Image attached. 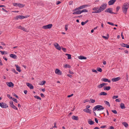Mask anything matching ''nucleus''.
<instances>
[{
  "label": "nucleus",
  "instance_id": "nucleus-1",
  "mask_svg": "<svg viewBox=\"0 0 129 129\" xmlns=\"http://www.w3.org/2000/svg\"><path fill=\"white\" fill-rule=\"evenodd\" d=\"M128 5L129 4L125 3L122 7L123 12L125 14H126L127 10L128 8Z\"/></svg>",
  "mask_w": 129,
  "mask_h": 129
},
{
  "label": "nucleus",
  "instance_id": "nucleus-2",
  "mask_svg": "<svg viewBox=\"0 0 129 129\" xmlns=\"http://www.w3.org/2000/svg\"><path fill=\"white\" fill-rule=\"evenodd\" d=\"M104 109L102 106L101 105H97L95 106L93 109V111H95L96 110L97 111H101L103 110Z\"/></svg>",
  "mask_w": 129,
  "mask_h": 129
},
{
  "label": "nucleus",
  "instance_id": "nucleus-3",
  "mask_svg": "<svg viewBox=\"0 0 129 129\" xmlns=\"http://www.w3.org/2000/svg\"><path fill=\"white\" fill-rule=\"evenodd\" d=\"M88 5H85L80 6L78 8H77L72 10V12H74L75 11H77L78 10H80L82 9H83L85 8L86 7L88 6Z\"/></svg>",
  "mask_w": 129,
  "mask_h": 129
},
{
  "label": "nucleus",
  "instance_id": "nucleus-4",
  "mask_svg": "<svg viewBox=\"0 0 129 129\" xmlns=\"http://www.w3.org/2000/svg\"><path fill=\"white\" fill-rule=\"evenodd\" d=\"M106 7L107 4H103L100 7L99 9H98L100 12H101L102 11L104 10L106 8Z\"/></svg>",
  "mask_w": 129,
  "mask_h": 129
},
{
  "label": "nucleus",
  "instance_id": "nucleus-5",
  "mask_svg": "<svg viewBox=\"0 0 129 129\" xmlns=\"http://www.w3.org/2000/svg\"><path fill=\"white\" fill-rule=\"evenodd\" d=\"M52 26V24H48L47 25H44L43 26L42 28L43 29H50Z\"/></svg>",
  "mask_w": 129,
  "mask_h": 129
},
{
  "label": "nucleus",
  "instance_id": "nucleus-6",
  "mask_svg": "<svg viewBox=\"0 0 129 129\" xmlns=\"http://www.w3.org/2000/svg\"><path fill=\"white\" fill-rule=\"evenodd\" d=\"M28 17V16H27L26 17H25L22 15H19L16 16L14 19L16 20H17L19 18L20 19H22Z\"/></svg>",
  "mask_w": 129,
  "mask_h": 129
},
{
  "label": "nucleus",
  "instance_id": "nucleus-7",
  "mask_svg": "<svg viewBox=\"0 0 129 129\" xmlns=\"http://www.w3.org/2000/svg\"><path fill=\"white\" fill-rule=\"evenodd\" d=\"M0 106L2 108H6L8 107L7 104L3 102L0 103Z\"/></svg>",
  "mask_w": 129,
  "mask_h": 129
},
{
  "label": "nucleus",
  "instance_id": "nucleus-8",
  "mask_svg": "<svg viewBox=\"0 0 129 129\" xmlns=\"http://www.w3.org/2000/svg\"><path fill=\"white\" fill-rule=\"evenodd\" d=\"M10 106L13 109L15 110H18L17 108L13 104V102L12 101H11L10 102Z\"/></svg>",
  "mask_w": 129,
  "mask_h": 129
},
{
  "label": "nucleus",
  "instance_id": "nucleus-9",
  "mask_svg": "<svg viewBox=\"0 0 129 129\" xmlns=\"http://www.w3.org/2000/svg\"><path fill=\"white\" fill-rule=\"evenodd\" d=\"M121 79V78L119 77L116 78H112L111 80L113 82H115L118 81Z\"/></svg>",
  "mask_w": 129,
  "mask_h": 129
},
{
  "label": "nucleus",
  "instance_id": "nucleus-10",
  "mask_svg": "<svg viewBox=\"0 0 129 129\" xmlns=\"http://www.w3.org/2000/svg\"><path fill=\"white\" fill-rule=\"evenodd\" d=\"M6 84L9 87H13L14 86V84L11 82H7L6 83Z\"/></svg>",
  "mask_w": 129,
  "mask_h": 129
},
{
  "label": "nucleus",
  "instance_id": "nucleus-11",
  "mask_svg": "<svg viewBox=\"0 0 129 129\" xmlns=\"http://www.w3.org/2000/svg\"><path fill=\"white\" fill-rule=\"evenodd\" d=\"M55 73L57 74L61 75L62 74L61 72L58 69H56L55 70Z\"/></svg>",
  "mask_w": 129,
  "mask_h": 129
},
{
  "label": "nucleus",
  "instance_id": "nucleus-12",
  "mask_svg": "<svg viewBox=\"0 0 129 129\" xmlns=\"http://www.w3.org/2000/svg\"><path fill=\"white\" fill-rule=\"evenodd\" d=\"M112 8H108L105 10V11L106 12H107L111 14V13H112Z\"/></svg>",
  "mask_w": 129,
  "mask_h": 129
},
{
  "label": "nucleus",
  "instance_id": "nucleus-13",
  "mask_svg": "<svg viewBox=\"0 0 129 129\" xmlns=\"http://www.w3.org/2000/svg\"><path fill=\"white\" fill-rule=\"evenodd\" d=\"M54 45L55 46L57 50H61V48L59 46L58 43H55V44H54Z\"/></svg>",
  "mask_w": 129,
  "mask_h": 129
},
{
  "label": "nucleus",
  "instance_id": "nucleus-14",
  "mask_svg": "<svg viewBox=\"0 0 129 129\" xmlns=\"http://www.w3.org/2000/svg\"><path fill=\"white\" fill-rule=\"evenodd\" d=\"M116 0H111L108 2L109 5H113L116 1Z\"/></svg>",
  "mask_w": 129,
  "mask_h": 129
},
{
  "label": "nucleus",
  "instance_id": "nucleus-15",
  "mask_svg": "<svg viewBox=\"0 0 129 129\" xmlns=\"http://www.w3.org/2000/svg\"><path fill=\"white\" fill-rule=\"evenodd\" d=\"M73 12H74L72 14L74 15L80 14L81 13V10H78L77 11H75Z\"/></svg>",
  "mask_w": 129,
  "mask_h": 129
},
{
  "label": "nucleus",
  "instance_id": "nucleus-16",
  "mask_svg": "<svg viewBox=\"0 0 129 129\" xmlns=\"http://www.w3.org/2000/svg\"><path fill=\"white\" fill-rule=\"evenodd\" d=\"M26 85L30 88L31 89H33L34 88V86L31 84L29 83H26Z\"/></svg>",
  "mask_w": 129,
  "mask_h": 129
},
{
  "label": "nucleus",
  "instance_id": "nucleus-17",
  "mask_svg": "<svg viewBox=\"0 0 129 129\" xmlns=\"http://www.w3.org/2000/svg\"><path fill=\"white\" fill-rule=\"evenodd\" d=\"M83 111L86 113H87L90 114H91V110L88 109H83Z\"/></svg>",
  "mask_w": 129,
  "mask_h": 129
},
{
  "label": "nucleus",
  "instance_id": "nucleus-18",
  "mask_svg": "<svg viewBox=\"0 0 129 129\" xmlns=\"http://www.w3.org/2000/svg\"><path fill=\"white\" fill-rule=\"evenodd\" d=\"M88 123L90 125H92L94 123V122L92 121L91 119H89L88 120Z\"/></svg>",
  "mask_w": 129,
  "mask_h": 129
},
{
  "label": "nucleus",
  "instance_id": "nucleus-19",
  "mask_svg": "<svg viewBox=\"0 0 129 129\" xmlns=\"http://www.w3.org/2000/svg\"><path fill=\"white\" fill-rule=\"evenodd\" d=\"M102 81H104L105 82H110L111 81L110 80H109L108 79L105 78H103L101 79Z\"/></svg>",
  "mask_w": 129,
  "mask_h": 129
},
{
  "label": "nucleus",
  "instance_id": "nucleus-20",
  "mask_svg": "<svg viewBox=\"0 0 129 129\" xmlns=\"http://www.w3.org/2000/svg\"><path fill=\"white\" fill-rule=\"evenodd\" d=\"M17 28L22 30L24 31H25L26 30V28H25L24 27L21 26H17Z\"/></svg>",
  "mask_w": 129,
  "mask_h": 129
},
{
  "label": "nucleus",
  "instance_id": "nucleus-21",
  "mask_svg": "<svg viewBox=\"0 0 129 129\" xmlns=\"http://www.w3.org/2000/svg\"><path fill=\"white\" fill-rule=\"evenodd\" d=\"M10 56L14 59H17V56L14 54H10Z\"/></svg>",
  "mask_w": 129,
  "mask_h": 129
},
{
  "label": "nucleus",
  "instance_id": "nucleus-22",
  "mask_svg": "<svg viewBox=\"0 0 129 129\" xmlns=\"http://www.w3.org/2000/svg\"><path fill=\"white\" fill-rule=\"evenodd\" d=\"M36 4L38 6H41L43 7L44 5V4L43 3L39 2H37L36 3Z\"/></svg>",
  "mask_w": 129,
  "mask_h": 129
},
{
  "label": "nucleus",
  "instance_id": "nucleus-23",
  "mask_svg": "<svg viewBox=\"0 0 129 129\" xmlns=\"http://www.w3.org/2000/svg\"><path fill=\"white\" fill-rule=\"evenodd\" d=\"M103 88L104 90H109L111 88V87L110 86H106L104 87Z\"/></svg>",
  "mask_w": 129,
  "mask_h": 129
},
{
  "label": "nucleus",
  "instance_id": "nucleus-24",
  "mask_svg": "<svg viewBox=\"0 0 129 129\" xmlns=\"http://www.w3.org/2000/svg\"><path fill=\"white\" fill-rule=\"evenodd\" d=\"M78 58L80 59H85L87 58L86 57L83 56H78Z\"/></svg>",
  "mask_w": 129,
  "mask_h": 129
},
{
  "label": "nucleus",
  "instance_id": "nucleus-25",
  "mask_svg": "<svg viewBox=\"0 0 129 129\" xmlns=\"http://www.w3.org/2000/svg\"><path fill=\"white\" fill-rule=\"evenodd\" d=\"M16 67V70L19 72H21L20 67L17 65H15Z\"/></svg>",
  "mask_w": 129,
  "mask_h": 129
},
{
  "label": "nucleus",
  "instance_id": "nucleus-26",
  "mask_svg": "<svg viewBox=\"0 0 129 129\" xmlns=\"http://www.w3.org/2000/svg\"><path fill=\"white\" fill-rule=\"evenodd\" d=\"M120 107L122 109H124L125 108L124 104L122 103H121V104Z\"/></svg>",
  "mask_w": 129,
  "mask_h": 129
},
{
  "label": "nucleus",
  "instance_id": "nucleus-27",
  "mask_svg": "<svg viewBox=\"0 0 129 129\" xmlns=\"http://www.w3.org/2000/svg\"><path fill=\"white\" fill-rule=\"evenodd\" d=\"M72 118L73 119L75 120H78V117L77 116L74 115L72 117Z\"/></svg>",
  "mask_w": 129,
  "mask_h": 129
},
{
  "label": "nucleus",
  "instance_id": "nucleus-28",
  "mask_svg": "<svg viewBox=\"0 0 129 129\" xmlns=\"http://www.w3.org/2000/svg\"><path fill=\"white\" fill-rule=\"evenodd\" d=\"M107 93L105 92H101L99 94V95H107Z\"/></svg>",
  "mask_w": 129,
  "mask_h": 129
},
{
  "label": "nucleus",
  "instance_id": "nucleus-29",
  "mask_svg": "<svg viewBox=\"0 0 129 129\" xmlns=\"http://www.w3.org/2000/svg\"><path fill=\"white\" fill-rule=\"evenodd\" d=\"M122 124L125 126L126 127H127L128 126V124L125 122H123L122 123Z\"/></svg>",
  "mask_w": 129,
  "mask_h": 129
},
{
  "label": "nucleus",
  "instance_id": "nucleus-30",
  "mask_svg": "<svg viewBox=\"0 0 129 129\" xmlns=\"http://www.w3.org/2000/svg\"><path fill=\"white\" fill-rule=\"evenodd\" d=\"M89 20L87 19L86 21L85 22H82L81 23V24L82 25H84L85 24L87 23L88 22Z\"/></svg>",
  "mask_w": 129,
  "mask_h": 129
},
{
  "label": "nucleus",
  "instance_id": "nucleus-31",
  "mask_svg": "<svg viewBox=\"0 0 129 129\" xmlns=\"http://www.w3.org/2000/svg\"><path fill=\"white\" fill-rule=\"evenodd\" d=\"M66 55L68 56V59H70L71 58V55L70 54L66 53Z\"/></svg>",
  "mask_w": 129,
  "mask_h": 129
},
{
  "label": "nucleus",
  "instance_id": "nucleus-32",
  "mask_svg": "<svg viewBox=\"0 0 129 129\" xmlns=\"http://www.w3.org/2000/svg\"><path fill=\"white\" fill-rule=\"evenodd\" d=\"M25 6L24 4H21L20 3H19L18 4V6L19 7L22 8L23 7Z\"/></svg>",
  "mask_w": 129,
  "mask_h": 129
},
{
  "label": "nucleus",
  "instance_id": "nucleus-33",
  "mask_svg": "<svg viewBox=\"0 0 129 129\" xmlns=\"http://www.w3.org/2000/svg\"><path fill=\"white\" fill-rule=\"evenodd\" d=\"M64 68H71V67L70 66L69 64H66L64 66Z\"/></svg>",
  "mask_w": 129,
  "mask_h": 129
},
{
  "label": "nucleus",
  "instance_id": "nucleus-34",
  "mask_svg": "<svg viewBox=\"0 0 129 129\" xmlns=\"http://www.w3.org/2000/svg\"><path fill=\"white\" fill-rule=\"evenodd\" d=\"M104 102L109 107L110 106L109 103L108 101H104Z\"/></svg>",
  "mask_w": 129,
  "mask_h": 129
},
{
  "label": "nucleus",
  "instance_id": "nucleus-35",
  "mask_svg": "<svg viewBox=\"0 0 129 129\" xmlns=\"http://www.w3.org/2000/svg\"><path fill=\"white\" fill-rule=\"evenodd\" d=\"M96 70L97 71L101 72L102 71V69L100 68H97L96 69Z\"/></svg>",
  "mask_w": 129,
  "mask_h": 129
},
{
  "label": "nucleus",
  "instance_id": "nucleus-36",
  "mask_svg": "<svg viewBox=\"0 0 129 129\" xmlns=\"http://www.w3.org/2000/svg\"><path fill=\"white\" fill-rule=\"evenodd\" d=\"M93 11L92 13H100L99 9H98L97 11Z\"/></svg>",
  "mask_w": 129,
  "mask_h": 129
},
{
  "label": "nucleus",
  "instance_id": "nucleus-37",
  "mask_svg": "<svg viewBox=\"0 0 129 129\" xmlns=\"http://www.w3.org/2000/svg\"><path fill=\"white\" fill-rule=\"evenodd\" d=\"M34 98H35L39 100H41V98L37 95L35 96Z\"/></svg>",
  "mask_w": 129,
  "mask_h": 129
},
{
  "label": "nucleus",
  "instance_id": "nucleus-38",
  "mask_svg": "<svg viewBox=\"0 0 129 129\" xmlns=\"http://www.w3.org/2000/svg\"><path fill=\"white\" fill-rule=\"evenodd\" d=\"M99 7H94L92 9V10L93 11H97L98 9H99Z\"/></svg>",
  "mask_w": 129,
  "mask_h": 129
},
{
  "label": "nucleus",
  "instance_id": "nucleus-39",
  "mask_svg": "<svg viewBox=\"0 0 129 129\" xmlns=\"http://www.w3.org/2000/svg\"><path fill=\"white\" fill-rule=\"evenodd\" d=\"M103 86V83H102L99 85L97 87L98 88H101Z\"/></svg>",
  "mask_w": 129,
  "mask_h": 129
},
{
  "label": "nucleus",
  "instance_id": "nucleus-40",
  "mask_svg": "<svg viewBox=\"0 0 129 129\" xmlns=\"http://www.w3.org/2000/svg\"><path fill=\"white\" fill-rule=\"evenodd\" d=\"M81 13H82L83 12H88V11L87 10H86V9H84L82 10H81Z\"/></svg>",
  "mask_w": 129,
  "mask_h": 129
},
{
  "label": "nucleus",
  "instance_id": "nucleus-41",
  "mask_svg": "<svg viewBox=\"0 0 129 129\" xmlns=\"http://www.w3.org/2000/svg\"><path fill=\"white\" fill-rule=\"evenodd\" d=\"M12 71L16 74H18V73L17 72H16V71L14 69H12Z\"/></svg>",
  "mask_w": 129,
  "mask_h": 129
},
{
  "label": "nucleus",
  "instance_id": "nucleus-42",
  "mask_svg": "<svg viewBox=\"0 0 129 129\" xmlns=\"http://www.w3.org/2000/svg\"><path fill=\"white\" fill-rule=\"evenodd\" d=\"M46 83V81H42L40 84L41 85H43Z\"/></svg>",
  "mask_w": 129,
  "mask_h": 129
},
{
  "label": "nucleus",
  "instance_id": "nucleus-43",
  "mask_svg": "<svg viewBox=\"0 0 129 129\" xmlns=\"http://www.w3.org/2000/svg\"><path fill=\"white\" fill-rule=\"evenodd\" d=\"M112 112L114 113L115 114H116L117 113V112L116 111V110H111Z\"/></svg>",
  "mask_w": 129,
  "mask_h": 129
},
{
  "label": "nucleus",
  "instance_id": "nucleus-44",
  "mask_svg": "<svg viewBox=\"0 0 129 129\" xmlns=\"http://www.w3.org/2000/svg\"><path fill=\"white\" fill-rule=\"evenodd\" d=\"M120 8V7L119 6H117V7H116V11L117 12H118V11H119V9Z\"/></svg>",
  "mask_w": 129,
  "mask_h": 129
},
{
  "label": "nucleus",
  "instance_id": "nucleus-45",
  "mask_svg": "<svg viewBox=\"0 0 129 129\" xmlns=\"http://www.w3.org/2000/svg\"><path fill=\"white\" fill-rule=\"evenodd\" d=\"M102 37L103 38L105 39L106 40H108V37H107L106 36H102Z\"/></svg>",
  "mask_w": 129,
  "mask_h": 129
},
{
  "label": "nucleus",
  "instance_id": "nucleus-46",
  "mask_svg": "<svg viewBox=\"0 0 129 129\" xmlns=\"http://www.w3.org/2000/svg\"><path fill=\"white\" fill-rule=\"evenodd\" d=\"M90 100L91 101V102L92 103H93L94 102H95V100H93L91 99H90Z\"/></svg>",
  "mask_w": 129,
  "mask_h": 129
},
{
  "label": "nucleus",
  "instance_id": "nucleus-47",
  "mask_svg": "<svg viewBox=\"0 0 129 129\" xmlns=\"http://www.w3.org/2000/svg\"><path fill=\"white\" fill-rule=\"evenodd\" d=\"M12 99H13L12 100L13 101H14V102H15V103H18V102L17 101V100L16 99L14 98H12Z\"/></svg>",
  "mask_w": 129,
  "mask_h": 129
},
{
  "label": "nucleus",
  "instance_id": "nucleus-48",
  "mask_svg": "<svg viewBox=\"0 0 129 129\" xmlns=\"http://www.w3.org/2000/svg\"><path fill=\"white\" fill-rule=\"evenodd\" d=\"M54 126L52 127L53 128H54L57 127L56 126V122H55L54 123Z\"/></svg>",
  "mask_w": 129,
  "mask_h": 129
},
{
  "label": "nucleus",
  "instance_id": "nucleus-49",
  "mask_svg": "<svg viewBox=\"0 0 129 129\" xmlns=\"http://www.w3.org/2000/svg\"><path fill=\"white\" fill-rule=\"evenodd\" d=\"M13 95L14 96H15V97L17 98H18L19 97L15 93H12Z\"/></svg>",
  "mask_w": 129,
  "mask_h": 129
},
{
  "label": "nucleus",
  "instance_id": "nucleus-50",
  "mask_svg": "<svg viewBox=\"0 0 129 129\" xmlns=\"http://www.w3.org/2000/svg\"><path fill=\"white\" fill-rule=\"evenodd\" d=\"M18 4L17 3H13V5L15 6H18Z\"/></svg>",
  "mask_w": 129,
  "mask_h": 129
},
{
  "label": "nucleus",
  "instance_id": "nucleus-51",
  "mask_svg": "<svg viewBox=\"0 0 129 129\" xmlns=\"http://www.w3.org/2000/svg\"><path fill=\"white\" fill-rule=\"evenodd\" d=\"M121 46L122 47H125V46L126 45V44L122 43L121 44Z\"/></svg>",
  "mask_w": 129,
  "mask_h": 129
},
{
  "label": "nucleus",
  "instance_id": "nucleus-52",
  "mask_svg": "<svg viewBox=\"0 0 129 129\" xmlns=\"http://www.w3.org/2000/svg\"><path fill=\"white\" fill-rule=\"evenodd\" d=\"M107 23L111 25H114V24L113 23H111V22H107Z\"/></svg>",
  "mask_w": 129,
  "mask_h": 129
},
{
  "label": "nucleus",
  "instance_id": "nucleus-53",
  "mask_svg": "<svg viewBox=\"0 0 129 129\" xmlns=\"http://www.w3.org/2000/svg\"><path fill=\"white\" fill-rule=\"evenodd\" d=\"M92 71L93 72H95V73H98L97 71V70H94V69H92Z\"/></svg>",
  "mask_w": 129,
  "mask_h": 129
},
{
  "label": "nucleus",
  "instance_id": "nucleus-54",
  "mask_svg": "<svg viewBox=\"0 0 129 129\" xmlns=\"http://www.w3.org/2000/svg\"><path fill=\"white\" fill-rule=\"evenodd\" d=\"M120 99H117L115 100L116 101V102H120Z\"/></svg>",
  "mask_w": 129,
  "mask_h": 129
},
{
  "label": "nucleus",
  "instance_id": "nucleus-55",
  "mask_svg": "<svg viewBox=\"0 0 129 129\" xmlns=\"http://www.w3.org/2000/svg\"><path fill=\"white\" fill-rule=\"evenodd\" d=\"M62 50L64 52H66V48H62Z\"/></svg>",
  "mask_w": 129,
  "mask_h": 129
},
{
  "label": "nucleus",
  "instance_id": "nucleus-56",
  "mask_svg": "<svg viewBox=\"0 0 129 129\" xmlns=\"http://www.w3.org/2000/svg\"><path fill=\"white\" fill-rule=\"evenodd\" d=\"M40 95L41 97L42 98H44L45 97V96L44 95V94L42 93H41L40 94Z\"/></svg>",
  "mask_w": 129,
  "mask_h": 129
},
{
  "label": "nucleus",
  "instance_id": "nucleus-57",
  "mask_svg": "<svg viewBox=\"0 0 129 129\" xmlns=\"http://www.w3.org/2000/svg\"><path fill=\"white\" fill-rule=\"evenodd\" d=\"M118 95L114 96L113 97V99H115L118 98Z\"/></svg>",
  "mask_w": 129,
  "mask_h": 129
},
{
  "label": "nucleus",
  "instance_id": "nucleus-58",
  "mask_svg": "<svg viewBox=\"0 0 129 129\" xmlns=\"http://www.w3.org/2000/svg\"><path fill=\"white\" fill-rule=\"evenodd\" d=\"M65 28L66 30H67L68 29V25H66L65 26Z\"/></svg>",
  "mask_w": 129,
  "mask_h": 129
},
{
  "label": "nucleus",
  "instance_id": "nucleus-59",
  "mask_svg": "<svg viewBox=\"0 0 129 129\" xmlns=\"http://www.w3.org/2000/svg\"><path fill=\"white\" fill-rule=\"evenodd\" d=\"M0 52L2 55H3L5 54V51H1Z\"/></svg>",
  "mask_w": 129,
  "mask_h": 129
},
{
  "label": "nucleus",
  "instance_id": "nucleus-60",
  "mask_svg": "<svg viewBox=\"0 0 129 129\" xmlns=\"http://www.w3.org/2000/svg\"><path fill=\"white\" fill-rule=\"evenodd\" d=\"M106 125H103V126H101L100 127L101 128H105L106 127Z\"/></svg>",
  "mask_w": 129,
  "mask_h": 129
},
{
  "label": "nucleus",
  "instance_id": "nucleus-61",
  "mask_svg": "<svg viewBox=\"0 0 129 129\" xmlns=\"http://www.w3.org/2000/svg\"><path fill=\"white\" fill-rule=\"evenodd\" d=\"M61 3V2L59 1H58L56 3V4L57 5H59V4H60Z\"/></svg>",
  "mask_w": 129,
  "mask_h": 129
},
{
  "label": "nucleus",
  "instance_id": "nucleus-62",
  "mask_svg": "<svg viewBox=\"0 0 129 129\" xmlns=\"http://www.w3.org/2000/svg\"><path fill=\"white\" fill-rule=\"evenodd\" d=\"M73 3V1H71L69 2V5H72Z\"/></svg>",
  "mask_w": 129,
  "mask_h": 129
},
{
  "label": "nucleus",
  "instance_id": "nucleus-63",
  "mask_svg": "<svg viewBox=\"0 0 129 129\" xmlns=\"http://www.w3.org/2000/svg\"><path fill=\"white\" fill-rule=\"evenodd\" d=\"M69 73H70V74H74V73L73 72H72L70 70H69Z\"/></svg>",
  "mask_w": 129,
  "mask_h": 129
},
{
  "label": "nucleus",
  "instance_id": "nucleus-64",
  "mask_svg": "<svg viewBox=\"0 0 129 129\" xmlns=\"http://www.w3.org/2000/svg\"><path fill=\"white\" fill-rule=\"evenodd\" d=\"M94 120H95V121L96 122V123H98V120L96 118H95Z\"/></svg>",
  "mask_w": 129,
  "mask_h": 129
}]
</instances>
